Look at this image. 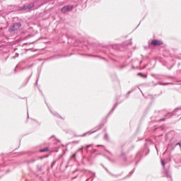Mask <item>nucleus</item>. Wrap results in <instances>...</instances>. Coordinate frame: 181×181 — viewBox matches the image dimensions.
<instances>
[{
	"label": "nucleus",
	"mask_w": 181,
	"mask_h": 181,
	"mask_svg": "<svg viewBox=\"0 0 181 181\" xmlns=\"http://www.w3.org/2000/svg\"><path fill=\"white\" fill-rule=\"evenodd\" d=\"M22 26L20 23H16L13 25L11 26L9 29V32H13L14 30H18Z\"/></svg>",
	"instance_id": "f257e3e1"
},
{
	"label": "nucleus",
	"mask_w": 181,
	"mask_h": 181,
	"mask_svg": "<svg viewBox=\"0 0 181 181\" xmlns=\"http://www.w3.org/2000/svg\"><path fill=\"white\" fill-rule=\"evenodd\" d=\"M72 9H73V6H66L62 8V12L63 13H66V12H69V11H71Z\"/></svg>",
	"instance_id": "f03ea898"
},
{
	"label": "nucleus",
	"mask_w": 181,
	"mask_h": 181,
	"mask_svg": "<svg viewBox=\"0 0 181 181\" xmlns=\"http://www.w3.org/2000/svg\"><path fill=\"white\" fill-rule=\"evenodd\" d=\"M33 6H34L33 4L25 5L23 7L21 8V11H29V9H32Z\"/></svg>",
	"instance_id": "7ed1b4c3"
},
{
	"label": "nucleus",
	"mask_w": 181,
	"mask_h": 181,
	"mask_svg": "<svg viewBox=\"0 0 181 181\" xmlns=\"http://www.w3.org/2000/svg\"><path fill=\"white\" fill-rule=\"evenodd\" d=\"M151 45H153V46H160V45H162V41L154 40L151 41Z\"/></svg>",
	"instance_id": "20e7f679"
},
{
	"label": "nucleus",
	"mask_w": 181,
	"mask_h": 181,
	"mask_svg": "<svg viewBox=\"0 0 181 181\" xmlns=\"http://www.w3.org/2000/svg\"><path fill=\"white\" fill-rule=\"evenodd\" d=\"M47 151V148L42 149L40 150V152H46Z\"/></svg>",
	"instance_id": "39448f33"
},
{
	"label": "nucleus",
	"mask_w": 181,
	"mask_h": 181,
	"mask_svg": "<svg viewBox=\"0 0 181 181\" xmlns=\"http://www.w3.org/2000/svg\"><path fill=\"white\" fill-rule=\"evenodd\" d=\"M161 165H163V168H165V161L161 160Z\"/></svg>",
	"instance_id": "423d86ee"
},
{
	"label": "nucleus",
	"mask_w": 181,
	"mask_h": 181,
	"mask_svg": "<svg viewBox=\"0 0 181 181\" xmlns=\"http://www.w3.org/2000/svg\"><path fill=\"white\" fill-rule=\"evenodd\" d=\"M75 156H76V154H74V155H73V158H74Z\"/></svg>",
	"instance_id": "0eeeda50"
},
{
	"label": "nucleus",
	"mask_w": 181,
	"mask_h": 181,
	"mask_svg": "<svg viewBox=\"0 0 181 181\" xmlns=\"http://www.w3.org/2000/svg\"><path fill=\"white\" fill-rule=\"evenodd\" d=\"M180 146H181V142L179 144Z\"/></svg>",
	"instance_id": "6e6552de"
}]
</instances>
